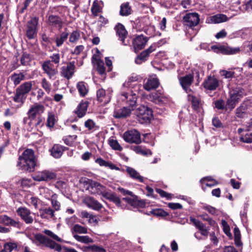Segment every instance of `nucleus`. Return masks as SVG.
Listing matches in <instances>:
<instances>
[{"label": "nucleus", "instance_id": "23", "mask_svg": "<svg viewBox=\"0 0 252 252\" xmlns=\"http://www.w3.org/2000/svg\"><path fill=\"white\" fill-rule=\"evenodd\" d=\"M159 84L158 79L156 75H154L148 78L147 81L144 84L143 87L146 90L150 91L157 88Z\"/></svg>", "mask_w": 252, "mask_h": 252}, {"label": "nucleus", "instance_id": "25", "mask_svg": "<svg viewBox=\"0 0 252 252\" xmlns=\"http://www.w3.org/2000/svg\"><path fill=\"white\" fill-rule=\"evenodd\" d=\"M133 110L127 106L116 109L114 112V117L117 119L126 118L129 117Z\"/></svg>", "mask_w": 252, "mask_h": 252}, {"label": "nucleus", "instance_id": "50", "mask_svg": "<svg viewBox=\"0 0 252 252\" xmlns=\"http://www.w3.org/2000/svg\"><path fill=\"white\" fill-rule=\"evenodd\" d=\"M30 55L26 52L24 53L21 58V63L23 65H27L31 62Z\"/></svg>", "mask_w": 252, "mask_h": 252}, {"label": "nucleus", "instance_id": "39", "mask_svg": "<svg viewBox=\"0 0 252 252\" xmlns=\"http://www.w3.org/2000/svg\"><path fill=\"white\" fill-rule=\"evenodd\" d=\"M40 216L43 219H50L54 217V210L48 207L40 210Z\"/></svg>", "mask_w": 252, "mask_h": 252}, {"label": "nucleus", "instance_id": "27", "mask_svg": "<svg viewBox=\"0 0 252 252\" xmlns=\"http://www.w3.org/2000/svg\"><path fill=\"white\" fill-rule=\"evenodd\" d=\"M190 220L193 225L199 229L202 236L207 237L209 234V229L206 226L200 221L192 217L190 218Z\"/></svg>", "mask_w": 252, "mask_h": 252}, {"label": "nucleus", "instance_id": "14", "mask_svg": "<svg viewBox=\"0 0 252 252\" xmlns=\"http://www.w3.org/2000/svg\"><path fill=\"white\" fill-rule=\"evenodd\" d=\"M112 90L108 89L105 90L101 88L98 89L96 92V98L98 101L103 104H106L109 103L112 97Z\"/></svg>", "mask_w": 252, "mask_h": 252}, {"label": "nucleus", "instance_id": "10", "mask_svg": "<svg viewBox=\"0 0 252 252\" xmlns=\"http://www.w3.org/2000/svg\"><path fill=\"white\" fill-rule=\"evenodd\" d=\"M157 48L156 43L152 44L148 49L142 51L135 58L134 63L138 65L141 64L146 62L150 56V54L155 51Z\"/></svg>", "mask_w": 252, "mask_h": 252}, {"label": "nucleus", "instance_id": "47", "mask_svg": "<svg viewBox=\"0 0 252 252\" xmlns=\"http://www.w3.org/2000/svg\"><path fill=\"white\" fill-rule=\"evenodd\" d=\"M74 238L78 242L88 244L93 242V240L88 236H80L77 234L73 235Z\"/></svg>", "mask_w": 252, "mask_h": 252}, {"label": "nucleus", "instance_id": "40", "mask_svg": "<svg viewBox=\"0 0 252 252\" xmlns=\"http://www.w3.org/2000/svg\"><path fill=\"white\" fill-rule=\"evenodd\" d=\"M131 9L128 2H125L121 4L120 14L123 16H126L131 14Z\"/></svg>", "mask_w": 252, "mask_h": 252}, {"label": "nucleus", "instance_id": "44", "mask_svg": "<svg viewBox=\"0 0 252 252\" xmlns=\"http://www.w3.org/2000/svg\"><path fill=\"white\" fill-rule=\"evenodd\" d=\"M131 149L137 154H140L142 155H152V153L151 150L147 149L144 150L142 147L139 146H134L131 147Z\"/></svg>", "mask_w": 252, "mask_h": 252}, {"label": "nucleus", "instance_id": "37", "mask_svg": "<svg viewBox=\"0 0 252 252\" xmlns=\"http://www.w3.org/2000/svg\"><path fill=\"white\" fill-rule=\"evenodd\" d=\"M123 200H125L131 206L135 207H140L141 208H144L145 206V202L143 200H139L130 197H124L123 198Z\"/></svg>", "mask_w": 252, "mask_h": 252}, {"label": "nucleus", "instance_id": "45", "mask_svg": "<svg viewBox=\"0 0 252 252\" xmlns=\"http://www.w3.org/2000/svg\"><path fill=\"white\" fill-rule=\"evenodd\" d=\"M17 245L15 243L8 242L3 246V249L0 252H11L13 250L16 249Z\"/></svg>", "mask_w": 252, "mask_h": 252}, {"label": "nucleus", "instance_id": "2", "mask_svg": "<svg viewBox=\"0 0 252 252\" xmlns=\"http://www.w3.org/2000/svg\"><path fill=\"white\" fill-rule=\"evenodd\" d=\"M105 187L98 182H94L91 185L90 191L93 194H101L102 196L120 206L121 200L115 193L104 191Z\"/></svg>", "mask_w": 252, "mask_h": 252}, {"label": "nucleus", "instance_id": "28", "mask_svg": "<svg viewBox=\"0 0 252 252\" xmlns=\"http://www.w3.org/2000/svg\"><path fill=\"white\" fill-rule=\"evenodd\" d=\"M227 20L228 18L226 15L223 14H217L207 18L206 23L207 24H219Z\"/></svg>", "mask_w": 252, "mask_h": 252}, {"label": "nucleus", "instance_id": "8", "mask_svg": "<svg viewBox=\"0 0 252 252\" xmlns=\"http://www.w3.org/2000/svg\"><path fill=\"white\" fill-rule=\"evenodd\" d=\"M212 50L217 54L223 55H234L240 52L239 47H230L227 45H214L211 46Z\"/></svg>", "mask_w": 252, "mask_h": 252}, {"label": "nucleus", "instance_id": "15", "mask_svg": "<svg viewBox=\"0 0 252 252\" xmlns=\"http://www.w3.org/2000/svg\"><path fill=\"white\" fill-rule=\"evenodd\" d=\"M116 35L119 37V40L121 41L122 44L125 46L128 44V40L126 41V39L127 37L128 32L125 29L123 25L118 23L114 28Z\"/></svg>", "mask_w": 252, "mask_h": 252}, {"label": "nucleus", "instance_id": "29", "mask_svg": "<svg viewBox=\"0 0 252 252\" xmlns=\"http://www.w3.org/2000/svg\"><path fill=\"white\" fill-rule=\"evenodd\" d=\"M44 107L41 104H36L32 106L28 112L29 117L32 120H33L36 115L42 113L44 111Z\"/></svg>", "mask_w": 252, "mask_h": 252}, {"label": "nucleus", "instance_id": "30", "mask_svg": "<svg viewBox=\"0 0 252 252\" xmlns=\"http://www.w3.org/2000/svg\"><path fill=\"white\" fill-rule=\"evenodd\" d=\"M0 222L6 226H10L15 227H19V221L15 220L7 215H1L0 216Z\"/></svg>", "mask_w": 252, "mask_h": 252}, {"label": "nucleus", "instance_id": "42", "mask_svg": "<svg viewBox=\"0 0 252 252\" xmlns=\"http://www.w3.org/2000/svg\"><path fill=\"white\" fill-rule=\"evenodd\" d=\"M88 85L84 82H79L77 84V88L80 95L82 96H84L88 93Z\"/></svg>", "mask_w": 252, "mask_h": 252}, {"label": "nucleus", "instance_id": "59", "mask_svg": "<svg viewBox=\"0 0 252 252\" xmlns=\"http://www.w3.org/2000/svg\"><path fill=\"white\" fill-rule=\"evenodd\" d=\"M224 104V101L222 99H218L215 102V107L219 110H223L224 108L226 109Z\"/></svg>", "mask_w": 252, "mask_h": 252}, {"label": "nucleus", "instance_id": "4", "mask_svg": "<svg viewBox=\"0 0 252 252\" xmlns=\"http://www.w3.org/2000/svg\"><path fill=\"white\" fill-rule=\"evenodd\" d=\"M32 86V81L25 82L20 85L16 89L13 100L16 102H21L26 98V95L31 91Z\"/></svg>", "mask_w": 252, "mask_h": 252}, {"label": "nucleus", "instance_id": "34", "mask_svg": "<svg viewBox=\"0 0 252 252\" xmlns=\"http://www.w3.org/2000/svg\"><path fill=\"white\" fill-rule=\"evenodd\" d=\"M66 149V147L62 145L55 144L51 150V154L55 158H60Z\"/></svg>", "mask_w": 252, "mask_h": 252}, {"label": "nucleus", "instance_id": "60", "mask_svg": "<svg viewBox=\"0 0 252 252\" xmlns=\"http://www.w3.org/2000/svg\"><path fill=\"white\" fill-rule=\"evenodd\" d=\"M51 63H54L55 64H59L60 61V55L59 53H54L50 56Z\"/></svg>", "mask_w": 252, "mask_h": 252}, {"label": "nucleus", "instance_id": "51", "mask_svg": "<svg viewBox=\"0 0 252 252\" xmlns=\"http://www.w3.org/2000/svg\"><path fill=\"white\" fill-rule=\"evenodd\" d=\"M41 85L47 93L49 94L51 90V85L45 78L42 79Z\"/></svg>", "mask_w": 252, "mask_h": 252}, {"label": "nucleus", "instance_id": "64", "mask_svg": "<svg viewBox=\"0 0 252 252\" xmlns=\"http://www.w3.org/2000/svg\"><path fill=\"white\" fill-rule=\"evenodd\" d=\"M243 9L245 11H252V0H249L247 3L243 5Z\"/></svg>", "mask_w": 252, "mask_h": 252}, {"label": "nucleus", "instance_id": "3", "mask_svg": "<svg viewBox=\"0 0 252 252\" xmlns=\"http://www.w3.org/2000/svg\"><path fill=\"white\" fill-rule=\"evenodd\" d=\"M244 91L240 87H236L229 89V97L226 101V110L229 109L230 111L233 109L243 97Z\"/></svg>", "mask_w": 252, "mask_h": 252}, {"label": "nucleus", "instance_id": "35", "mask_svg": "<svg viewBox=\"0 0 252 252\" xmlns=\"http://www.w3.org/2000/svg\"><path fill=\"white\" fill-rule=\"evenodd\" d=\"M126 171L132 179L137 180L140 183L144 182L143 177L134 168L127 166Z\"/></svg>", "mask_w": 252, "mask_h": 252}, {"label": "nucleus", "instance_id": "11", "mask_svg": "<svg viewBox=\"0 0 252 252\" xmlns=\"http://www.w3.org/2000/svg\"><path fill=\"white\" fill-rule=\"evenodd\" d=\"M199 21V15L196 12L187 13L183 18L184 25L189 28L197 26Z\"/></svg>", "mask_w": 252, "mask_h": 252}, {"label": "nucleus", "instance_id": "1", "mask_svg": "<svg viewBox=\"0 0 252 252\" xmlns=\"http://www.w3.org/2000/svg\"><path fill=\"white\" fill-rule=\"evenodd\" d=\"M36 164L34 152L32 149H28L25 150L18 158L17 166L23 170L33 171Z\"/></svg>", "mask_w": 252, "mask_h": 252}, {"label": "nucleus", "instance_id": "32", "mask_svg": "<svg viewBox=\"0 0 252 252\" xmlns=\"http://www.w3.org/2000/svg\"><path fill=\"white\" fill-rule=\"evenodd\" d=\"M249 101H245L235 110V114L238 118H242L246 115L249 109Z\"/></svg>", "mask_w": 252, "mask_h": 252}, {"label": "nucleus", "instance_id": "5", "mask_svg": "<svg viewBox=\"0 0 252 252\" xmlns=\"http://www.w3.org/2000/svg\"><path fill=\"white\" fill-rule=\"evenodd\" d=\"M135 114L141 124L149 122L153 117L152 109L144 105L140 106L136 109Z\"/></svg>", "mask_w": 252, "mask_h": 252}, {"label": "nucleus", "instance_id": "16", "mask_svg": "<svg viewBox=\"0 0 252 252\" xmlns=\"http://www.w3.org/2000/svg\"><path fill=\"white\" fill-rule=\"evenodd\" d=\"M41 66L44 72L48 76L50 79L54 78L58 73L57 68L55 67L50 60L44 61Z\"/></svg>", "mask_w": 252, "mask_h": 252}, {"label": "nucleus", "instance_id": "33", "mask_svg": "<svg viewBox=\"0 0 252 252\" xmlns=\"http://www.w3.org/2000/svg\"><path fill=\"white\" fill-rule=\"evenodd\" d=\"M69 36V33L66 31H64L59 34H56L55 36V42L57 47L62 46L64 42L66 41Z\"/></svg>", "mask_w": 252, "mask_h": 252}, {"label": "nucleus", "instance_id": "13", "mask_svg": "<svg viewBox=\"0 0 252 252\" xmlns=\"http://www.w3.org/2000/svg\"><path fill=\"white\" fill-rule=\"evenodd\" d=\"M57 175L54 172L45 170L36 172L33 179L36 181H48L55 179Z\"/></svg>", "mask_w": 252, "mask_h": 252}, {"label": "nucleus", "instance_id": "43", "mask_svg": "<svg viewBox=\"0 0 252 252\" xmlns=\"http://www.w3.org/2000/svg\"><path fill=\"white\" fill-rule=\"evenodd\" d=\"M93 59H94V57L93 58ZM93 62L94 63H96L97 70L100 74L102 75L105 74V68L104 66V63L102 61L98 59H96L95 61H94L93 60Z\"/></svg>", "mask_w": 252, "mask_h": 252}, {"label": "nucleus", "instance_id": "22", "mask_svg": "<svg viewBox=\"0 0 252 252\" xmlns=\"http://www.w3.org/2000/svg\"><path fill=\"white\" fill-rule=\"evenodd\" d=\"M47 23L49 26L59 30L61 29L63 27V21L61 17L57 15H49Z\"/></svg>", "mask_w": 252, "mask_h": 252}, {"label": "nucleus", "instance_id": "48", "mask_svg": "<svg viewBox=\"0 0 252 252\" xmlns=\"http://www.w3.org/2000/svg\"><path fill=\"white\" fill-rule=\"evenodd\" d=\"M80 34L79 31L76 30L73 31L69 35V41L70 43H75L79 39Z\"/></svg>", "mask_w": 252, "mask_h": 252}, {"label": "nucleus", "instance_id": "62", "mask_svg": "<svg viewBox=\"0 0 252 252\" xmlns=\"http://www.w3.org/2000/svg\"><path fill=\"white\" fill-rule=\"evenodd\" d=\"M221 224L223 226V231L224 233L228 235L230 234V228L227 222L225 220H222L221 221Z\"/></svg>", "mask_w": 252, "mask_h": 252}, {"label": "nucleus", "instance_id": "53", "mask_svg": "<svg viewBox=\"0 0 252 252\" xmlns=\"http://www.w3.org/2000/svg\"><path fill=\"white\" fill-rule=\"evenodd\" d=\"M109 144L110 147L115 150L121 151L123 148L119 144L117 140L114 139H110L109 140Z\"/></svg>", "mask_w": 252, "mask_h": 252}, {"label": "nucleus", "instance_id": "26", "mask_svg": "<svg viewBox=\"0 0 252 252\" xmlns=\"http://www.w3.org/2000/svg\"><path fill=\"white\" fill-rule=\"evenodd\" d=\"M43 190L45 192L48 193V195H45V197L46 198H49L51 196V201L52 207L54 208L55 211H59L60 209L61 204L57 200V195L56 194H52L51 195V193L53 192L47 188L43 189Z\"/></svg>", "mask_w": 252, "mask_h": 252}, {"label": "nucleus", "instance_id": "9", "mask_svg": "<svg viewBox=\"0 0 252 252\" xmlns=\"http://www.w3.org/2000/svg\"><path fill=\"white\" fill-rule=\"evenodd\" d=\"M137 94L131 91L130 93L124 92L122 93L121 99L125 102L129 108L134 110L137 103Z\"/></svg>", "mask_w": 252, "mask_h": 252}, {"label": "nucleus", "instance_id": "57", "mask_svg": "<svg viewBox=\"0 0 252 252\" xmlns=\"http://www.w3.org/2000/svg\"><path fill=\"white\" fill-rule=\"evenodd\" d=\"M221 76L226 79H231L234 77V72L226 70H221L220 72Z\"/></svg>", "mask_w": 252, "mask_h": 252}, {"label": "nucleus", "instance_id": "38", "mask_svg": "<svg viewBox=\"0 0 252 252\" xmlns=\"http://www.w3.org/2000/svg\"><path fill=\"white\" fill-rule=\"evenodd\" d=\"M95 162L98 163L101 166L108 167L112 170H120V168L111 162L106 161L101 158H96Z\"/></svg>", "mask_w": 252, "mask_h": 252}, {"label": "nucleus", "instance_id": "61", "mask_svg": "<svg viewBox=\"0 0 252 252\" xmlns=\"http://www.w3.org/2000/svg\"><path fill=\"white\" fill-rule=\"evenodd\" d=\"M203 209L212 215H215L216 214V209L211 206L208 205H205L203 207Z\"/></svg>", "mask_w": 252, "mask_h": 252}, {"label": "nucleus", "instance_id": "63", "mask_svg": "<svg viewBox=\"0 0 252 252\" xmlns=\"http://www.w3.org/2000/svg\"><path fill=\"white\" fill-rule=\"evenodd\" d=\"M90 250L94 252H105V250L101 247L93 245L90 247Z\"/></svg>", "mask_w": 252, "mask_h": 252}, {"label": "nucleus", "instance_id": "49", "mask_svg": "<svg viewBox=\"0 0 252 252\" xmlns=\"http://www.w3.org/2000/svg\"><path fill=\"white\" fill-rule=\"evenodd\" d=\"M189 98L191 101L192 106L194 109H197L199 106L200 100V99L193 95H189Z\"/></svg>", "mask_w": 252, "mask_h": 252}, {"label": "nucleus", "instance_id": "7", "mask_svg": "<svg viewBox=\"0 0 252 252\" xmlns=\"http://www.w3.org/2000/svg\"><path fill=\"white\" fill-rule=\"evenodd\" d=\"M34 237L35 241H38L41 244H43L46 247L50 248L51 249H55L58 252L62 251V247L60 244L56 243L41 234H36L34 235Z\"/></svg>", "mask_w": 252, "mask_h": 252}, {"label": "nucleus", "instance_id": "18", "mask_svg": "<svg viewBox=\"0 0 252 252\" xmlns=\"http://www.w3.org/2000/svg\"><path fill=\"white\" fill-rule=\"evenodd\" d=\"M16 212L19 216L24 220L27 224L32 223L33 219L31 216L32 213L30 210L24 207H21L18 208Z\"/></svg>", "mask_w": 252, "mask_h": 252}, {"label": "nucleus", "instance_id": "19", "mask_svg": "<svg viewBox=\"0 0 252 252\" xmlns=\"http://www.w3.org/2000/svg\"><path fill=\"white\" fill-rule=\"evenodd\" d=\"M203 86L207 90L215 91L219 86V80L214 76H209L204 81Z\"/></svg>", "mask_w": 252, "mask_h": 252}, {"label": "nucleus", "instance_id": "54", "mask_svg": "<svg viewBox=\"0 0 252 252\" xmlns=\"http://www.w3.org/2000/svg\"><path fill=\"white\" fill-rule=\"evenodd\" d=\"M101 11V8L99 5L98 2L95 0L93 4V5L91 7V11L92 14L94 16H97L98 13H99Z\"/></svg>", "mask_w": 252, "mask_h": 252}, {"label": "nucleus", "instance_id": "21", "mask_svg": "<svg viewBox=\"0 0 252 252\" xmlns=\"http://www.w3.org/2000/svg\"><path fill=\"white\" fill-rule=\"evenodd\" d=\"M193 76L191 74H188L179 78L180 84L186 93L191 92L190 86L193 81Z\"/></svg>", "mask_w": 252, "mask_h": 252}, {"label": "nucleus", "instance_id": "55", "mask_svg": "<svg viewBox=\"0 0 252 252\" xmlns=\"http://www.w3.org/2000/svg\"><path fill=\"white\" fill-rule=\"evenodd\" d=\"M56 122L55 116L52 113L48 114V117L47 121V126L48 127H52L54 126Z\"/></svg>", "mask_w": 252, "mask_h": 252}, {"label": "nucleus", "instance_id": "41", "mask_svg": "<svg viewBox=\"0 0 252 252\" xmlns=\"http://www.w3.org/2000/svg\"><path fill=\"white\" fill-rule=\"evenodd\" d=\"M25 76L23 73H14L11 76V80L15 86L19 85L20 82L25 79Z\"/></svg>", "mask_w": 252, "mask_h": 252}, {"label": "nucleus", "instance_id": "56", "mask_svg": "<svg viewBox=\"0 0 252 252\" xmlns=\"http://www.w3.org/2000/svg\"><path fill=\"white\" fill-rule=\"evenodd\" d=\"M43 232L47 235V236L53 238L55 240H56L59 242H63V240L60 237H59L57 235L54 234L52 231L50 230L45 229L44 230Z\"/></svg>", "mask_w": 252, "mask_h": 252}, {"label": "nucleus", "instance_id": "6", "mask_svg": "<svg viewBox=\"0 0 252 252\" xmlns=\"http://www.w3.org/2000/svg\"><path fill=\"white\" fill-rule=\"evenodd\" d=\"M39 18L33 17L27 22L26 35L29 39H34L37 36Z\"/></svg>", "mask_w": 252, "mask_h": 252}, {"label": "nucleus", "instance_id": "24", "mask_svg": "<svg viewBox=\"0 0 252 252\" xmlns=\"http://www.w3.org/2000/svg\"><path fill=\"white\" fill-rule=\"evenodd\" d=\"M84 202L88 207L94 210L98 211L103 207L101 203L92 197L88 196L86 197Z\"/></svg>", "mask_w": 252, "mask_h": 252}, {"label": "nucleus", "instance_id": "31", "mask_svg": "<svg viewBox=\"0 0 252 252\" xmlns=\"http://www.w3.org/2000/svg\"><path fill=\"white\" fill-rule=\"evenodd\" d=\"M148 99L149 100L158 104L165 101L166 97L163 94L159 92H155L151 93L149 95Z\"/></svg>", "mask_w": 252, "mask_h": 252}, {"label": "nucleus", "instance_id": "58", "mask_svg": "<svg viewBox=\"0 0 252 252\" xmlns=\"http://www.w3.org/2000/svg\"><path fill=\"white\" fill-rule=\"evenodd\" d=\"M240 140L246 143H252V133L251 134H246L245 135L241 136Z\"/></svg>", "mask_w": 252, "mask_h": 252}, {"label": "nucleus", "instance_id": "12", "mask_svg": "<svg viewBox=\"0 0 252 252\" xmlns=\"http://www.w3.org/2000/svg\"><path fill=\"white\" fill-rule=\"evenodd\" d=\"M123 138L125 141L130 143L138 144L141 142L140 134L135 129L125 132Z\"/></svg>", "mask_w": 252, "mask_h": 252}, {"label": "nucleus", "instance_id": "20", "mask_svg": "<svg viewBox=\"0 0 252 252\" xmlns=\"http://www.w3.org/2000/svg\"><path fill=\"white\" fill-rule=\"evenodd\" d=\"M148 41L147 38L143 35H140L134 38L132 41L134 51L137 53L143 49Z\"/></svg>", "mask_w": 252, "mask_h": 252}, {"label": "nucleus", "instance_id": "36", "mask_svg": "<svg viewBox=\"0 0 252 252\" xmlns=\"http://www.w3.org/2000/svg\"><path fill=\"white\" fill-rule=\"evenodd\" d=\"M88 106L87 101L81 102L78 106L75 112L79 118H82L85 115Z\"/></svg>", "mask_w": 252, "mask_h": 252}, {"label": "nucleus", "instance_id": "52", "mask_svg": "<svg viewBox=\"0 0 252 252\" xmlns=\"http://www.w3.org/2000/svg\"><path fill=\"white\" fill-rule=\"evenodd\" d=\"M73 232L78 233L86 234L88 232L87 229L79 224H76L72 228Z\"/></svg>", "mask_w": 252, "mask_h": 252}, {"label": "nucleus", "instance_id": "46", "mask_svg": "<svg viewBox=\"0 0 252 252\" xmlns=\"http://www.w3.org/2000/svg\"><path fill=\"white\" fill-rule=\"evenodd\" d=\"M84 126L90 131H94L98 129V127L96 126L95 123L92 119H88L85 121Z\"/></svg>", "mask_w": 252, "mask_h": 252}, {"label": "nucleus", "instance_id": "17", "mask_svg": "<svg viewBox=\"0 0 252 252\" xmlns=\"http://www.w3.org/2000/svg\"><path fill=\"white\" fill-rule=\"evenodd\" d=\"M75 68V62H70L66 64V65L61 67V74L62 76L68 80L74 75Z\"/></svg>", "mask_w": 252, "mask_h": 252}]
</instances>
